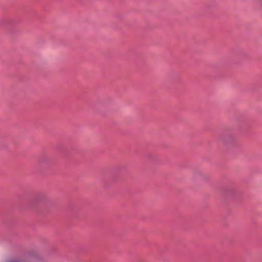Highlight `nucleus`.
Wrapping results in <instances>:
<instances>
[{
    "label": "nucleus",
    "mask_w": 262,
    "mask_h": 262,
    "mask_svg": "<svg viewBox=\"0 0 262 262\" xmlns=\"http://www.w3.org/2000/svg\"><path fill=\"white\" fill-rule=\"evenodd\" d=\"M8 262H21V260L19 258H13L10 259L8 261Z\"/></svg>",
    "instance_id": "1"
}]
</instances>
